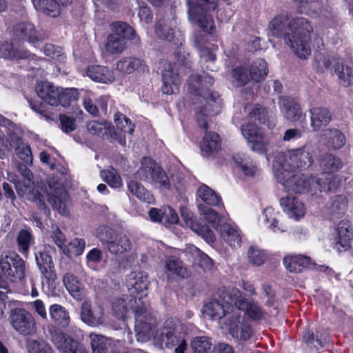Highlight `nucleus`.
Masks as SVG:
<instances>
[{"instance_id":"obj_32","label":"nucleus","mask_w":353,"mask_h":353,"mask_svg":"<svg viewBox=\"0 0 353 353\" xmlns=\"http://www.w3.org/2000/svg\"><path fill=\"white\" fill-rule=\"evenodd\" d=\"M311 126L314 131H318L326 126L331 121L332 114L330 110L323 107H315L310 110Z\"/></svg>"},{"instance_id":"obj_57","label":"nucleus","mask_w":353,"mask_h":353,"mask_svg":"<svg viewBox=\"0 0 353 353\" xmlns=\"http://www.w3.org/2000/svg\"><path fill=\"white\" fill-rule=\"evenodd\" d=\"M110 343L107 338L94 334L91 339V347L92 353H108Z\"/></svg>"},{"instance_id":"obj_43","label":"nucleus","mask_w":353,"mask_h":353,"mask_svg":"<svg viewBox=\"0 0 353 353\" xmlns=\"http://www.w3.org/2000/svg\"><path fill=\"white\" fill-rule=\"evenodd\" d=\"M112 33L116 34L121 39L132 40L135 38L136 32L128 23L124 21H114L110 24Z\"/></svg>"},{"instance_id":"obj_15","label":"nucleus","mask_w":353,"mask_h":353,"mask_svg":"<svg viewBox=\"0 0 353 353\" xmlns=\"http://www.w3.org/2000/svg\"><path fill=\"white\" fill-rule=\"evenodd\" d=\"M241 131L243 137L251 143V149L259 154L267 152V143L263 140V134L261 128L255 123L243 124Z\"/></svg>"},{"instance_id":"obj_64","label":"nucleus","mask_w":353,"mask_h":353,"mask_svg":"<svg viewBox=\"0 0 353 353\" xmlns=\"http://www.w3.org/2000/svg\"><path fill=\"white\" fill-rule=\"evenodd\" d=\"M199 208L200 210H203V214H205L207 221L211 224L213 228H217L221 222V217L218 212L211 208L205 207L202 205H200Z\"/></svg>"},{"instance_id":"obj_22","label":"nucleus","mask_w":353,"mask_h":353,"mask_svg":"<svg viewBox=\"0 0 353 353\" xmlns=\"http://www.w3.org/2000/svg\"><path fill=\"white\" fill-rule=\"evenodd\" d=\"M288 271L292 273H301L312 266L311 258L303 254H288L283 259Z\"/></svg>"},{"instance_id":"obj_54","label":"nucleus","mask_w":353,"mask_h":353,"mask_svg":"<svg viewBox=\"0 0 353 353\" xmlns=\"http://www.w3.org/2000/svg\"><path fill=\"white\" fill-rule=\"evenodd\" d=\"M335 71H338V77L340 83L344 87H349L353 83V69L338 64L335 67Z\"/></svg>"},{"instance_id":"obj_1","label":"nucleus","mask_w":353,"mask_h":353,"mask_svg":"<svg viewBox=\"0 0 353 353\" xmlns=\"http://www.w3.org/2000/svg\"><path fill=\"white\" fill-rule=\"evenodd\" d=\"M269 30L274 37L283 38L298 57L307 59L310 55V34L313 28L307 19L303 17L290 19L288 13L278 14L271 20Z\"/></svg>"},{"instance_id":"obj_53","label":"nucleus","mask_w":353,"mask_h":353,"mask_svg":"<svg viewBox=\"0 0 353 353\" xmlns=\"http://www.w3.org/2000/svg\"><path fill=\"white\" fill-rule=\"evenodd\" d=\"M232 77L239 86H243L252 80L249 69L244 66H237L232 70Z\"/></svg>"},{"instance_id":"obj_37","label":"nucleus","mask_w":353,"mask_h":353,"mask_svg":"<svg viewBox=\"0 0 353 353\" xmlns=\"http://www.w3.org/2000/svg\"><path fill=\"white\" fill-rule=\"evenodd\" d=\"M165 336V345L168 348L175 347V353H185L187 348L185 339L180 334H176L174 330H169L163 333Z\"/></svg>"},{"instance_id":"obj_19","label":"nucleus","mask_w":353,"mask_h":353,"mask_svg":"<svg viewBox=\"0 0 353 353\" xmlns=\"http://www.w3.org/2000/svg\"><path fill=\"white\" fill-rule=\"evenodd\" d=\"M35 258L39 270L48 285L54 283L57 277L52 256L48 252L41 250L35 254Z\"/></svg>"},{"instance_id":"obj_49","label":"nucleus","mask_w":353,"mask_h":353,"mask_svg":"<svg viewBox=\"0 0 353 353\" xmlns=\"http://www.w3.org/2000/svg\"><path fill=\"white\" fill-rule=\"evenodd\" d=\"M79 98V92L77 88H59L58 105L69 106L72 102L77 101Z\"/></svg>"},{"instance_id":"obj_59","label":"nucleus","mask_w":353,"mask_h":353,"mask_svg":"<svg viewBox=\"0 0 353 353\" xmlns=\"http://www.w3.org/2000/svg\"><path fill=\"white\" fill-rule=\"evenodd\" d=\"M149 284L150 281H148V276L143 275L142 272H139L135 275L134 283L132 285L135 292L142 297L143 296H146L145 292L148 290Z\"/></svg>"},{"instance_id":"obj_25","label":"nucleus","mask_w":353,"mask_h":353,"mask_svg":"<svg viewBox=\"0 0 353 353\" xmlns=\"http://www.w3.org/2000/svg\"><path fill=\"white\" fill-rule=\"evenodd\" d=\"M341 185V179L335 174H321V177H314V194L319 192L335 191Z\"/></svg>"},{"instance_id":"obj_29","label":"nucleus","mask_w":353,"mask_h":353,"mask_svg":"<svg viewBox=\"0 0 353 353\" xmlns=\"http://www.w3.org/2000/svg\"><path fill=\"white\" fill-rule=\"evenodd\" d=\"M165 268L167 274V279L169 282H172L173 275L181 279H185L188 276V272L187 268L184 266L183 262L174 256H170L166 259Z\"/></svg>"},{"instance_id":"obj_18","label":"nucleus","mask_w":353,"mask_h":353,"mask_svg":"<svg viewBox=\"0 0 353 353\" xmlns=\"http://www.w3.org/2000/svg\"><path fill=\"white\" fill-rule=\"evenodd\" d=\"M353 232L348 221L339 222L334 238V249L338 252H345L351 248Z\"/></svg>"},{"instance_id":"obj_44","label":"nucleus","mask_w":353,"mask_h":353,"mask_svg":"<svg viewBox=\"0 0 353 353\" xmlns=\"http://www.w3.org/2000/svg\"><path fill=\"white\" fill-rule=\"evenodd\" d=\"M324 135L327 137V147L330 149L339 150L345 144V137L341 130L334 128L325 131Z\"/></svg>"},{"instance_id":"obj_47","label":"nucleus","mask_w":353,"mask_h":353,"mask_svg":"<svg viewBox=\"0 0 353 353\" xmlns=\"http://www.w3.org/2000/svg\"><path fill=\"white\" fill-rule=\"evenodd\" d=\"M50 314L52 320L59 326L65 327L69 325V314L64 307L54 304L50 308Z\"/></svg>"},{"instance_id":"obj_3","label":"nucleus","mask_w":353,"mask_h":353,"mask_svg":"<svg viewBox=\"0 0 353 353\" xmlns=\"http://www.w3.org/2000/svg\"><path fill=\"white\" fill-rule=\"evenodd\" d=\"M195 81L198 83L201 82V77L199 74H191L188 77V89L192 94L203 97L206 103L199 108L200 114L204 117H214L221 112L222 99L218 92L211 89L203 90L194 85L192 82Z\"/></svg>"},{"instance_id":"obj_9","label":"nucleus","mask_w":353,"mask_h":353,"mask_svg":"<svg viewBox=\"0 0 353 353\" xmlns=\"http://www.w3.org/2000/svg\"><path fill=\"white\" fill-rule=\"evenodd\" d=\"M221 291L223 292L225 291L228 294L232 291V288H227L225 286L219 288L217 291L219 299H213L203 306L204 312L212 319H221L226 314L232 312L235 308L234 302L227 301V299H223V296L221 295Z\"/></svg>"},{"instance_id":"obj_8","label":"nucleus","mask_w":353,"mask_h":353,"mask_svg":"<svg viewBox=\"0 0 353 353\" xmlns=\"http://www.w3.org/2000/svg\"><path fill=\"white\" fill-rule=\"evenodd\" d=\"M13 329L19 334L31 335L35 331L36 322L33 316L23 308L15 307L11 310L8 317Z\"/></svg>"},{"instance_id":"obj_27","label":"nucleus","mask_w":353,"mask_h":353,"mask_svg":"<svg viewBox=\"0 0 353 353\" xmlns=\"http://www.w3.org/2000/svg\"><path fill=\"white\" fill-rule=\"evenodd\" d=\"M150 165L146 166L144 169L150 174L152 182L161 189L170 190V179L163 168L155 163L152 159H150Z\"/></svg>"},{"instance_id":"obj_35","label":"nucleus","mask_w":353,"mask_h":353,"mask_svg":"<svg viewBox=\"0 0 353 353\" xmlns=\"http://www.w3.org/2000/svg\"><path fill=\"white\" fill-rule=\"evenodd\" d=\"M63 281L69 293L77 300H81L84 296L83 284L77 277L72 273H66Z\"/></svg>"},{"instance_id":"obj_42","label":"nucleus","mask_w":353,"mask_h":353,"mask_svg":"<svg viewBox=\"0 0 353 353\" xmlns=\"http://www.w3.org/2000/svg\"><path fill=\"white\" fill-rule=\"evenodd\" d=\"M320 165L323 170L321 174H334L342 168L343 162L340 158L326 153L321 157Z\"/></svg>"},{"instance_id":"obj_61","label":"nucleus","mask_w":353,"mask_h":353,"mask_svg":"<svg viewBox=\"0 0 353 353\" xmlns=\"http://www.w3.org/2000/svg\"><path fill=\"white\" fill-rule=\"evenodd\" d=\"M348 206V201L345 195L338 194L332 198L331 210L334 214H343Z\"/></svg>"},{"instance_id":"obj_45","label":"nucleus","mask_w":353,"mask_h":353,"mask_svg":"<svg viewBox=\"0 0 353 353\" xmlns=\"http://www.w3.org/2000/svg\"><path fill=\"white\" fill-rule=\"evenodd\" d=\"M249 70L252 80L255 82H261L268 74V63L265 59L259 58L252 63Z\"/></svg>"},{"instance_id":"obj_56","label":"nucleus","mask_w":353,"mask_h":353,"mask_svg":"<svg viewBox=\"0 0 353 353\" xmlns=\"http://www.w3.org/2000/svg\"><path fill=\"white\" fill-rule=\"evenodd\" d=\"M85 248V241L83 239L74 238L70 241L68 246V252L65 251L63 253L68 257L78 256L83 254Z\"/></svg>"},{"instance_id":"obj_4","label":"nucleus","mask_w":353,"mask_h":353,"mask_svg":"<svg viewBox=\"0 0 353 353\" xmlns=\"http://www.w3.org/2000/svg\"><path fill=\"white\" fill-rule=\"evenodd\" d=\"M24 188L26 199L36 203L38 209L43 211L46 217L50 218V210L45 202L46 196H48L49 203L54 209L57 210L59 213H62L66 210L65 204L63 201L62 189H61L60 195H57L48 194L46 190L43 189L41 187L35 186L33 183L32 185H26Z\"/></svg>"},{"instance_id":"obj_24","label":"nucleus","mask_w":353,"mask_h":353,"mask_svg":"<svg viewBox=\"0 0 353 353\" xmlns=\"http://www.w3.org/2000/svg\"><path fill=\"white\" fill-rule=\"evenodd\" d=\"M228 330L232 337L248 341L252 336V328L249 324L240 325V315L232 314L228 319Z\"/></svg>"},{"instance_id":"obj_60","label":"nucleus","mask_w":353,"mask_h":353,"mask_svg":"<svg viewBox=\"0 0 353 353\" xmlns=\"http://www.w3.org/2000/svg\"><path fill=\"white\" fill-rule=\"evenodd\" d=\"M248 117L251 119L258 121L261 124H266L268 122V111L266 108L256 104L250 112Z\"/></svg>"},{"instance_id":"obj_2","label":"nucleus","mask_w":353,"mask_h":353,"mask_svg":"<svg viewBox=\"0 0 353 353\" xmlns=\"http://www.w3.org/2000/svg\"><path fill=\"white\" fill-rule=\"evenodd\" d=\"M276 178L288 192L314 194V177L299 171L276 170Z\"/></svg>"},{"instance_id":"obj_30","label":"nucleus","mask_w":353,"mask_h":353,"mask_svg":"<svg viewBox=\"0 0 353 353\" xmlns=\"http://www.w3.org/2000/svg\"><path fill=\"white\" fill-rule=\"evenodd\" d=\"M35 90L39 97L44 102L53 106H58L59 88L48 82L41 81L37 83Z\"/></svg>"},{"instance_id":"obj_28","label":"nucleus","mask_w":353,"mask_h":353,"mask_svg":"<svg viewBox=\"0 0 353 353\" xmlns=\"http://www.w3.org/2000/svg\"><path fill=\"white\" fill-rule=\"evenodd\" d=\"M86 75L92 81L103 83H109L114 81V72L108 67L99 65H91L86 68Z\"/></svg>"},{"instance_id":"obj_40","label":"nucleus","mask_w":353,"mask_h":353,"mask_svg":"<svg viewBox=\"0 0 353 353\" xmlns=\"http://www.w3.org/2000/svg\"><path fill=\"white\" fill-rule=\"evenodd\" d=\"M131 247L132 243L130 239L125 234L118 232L108 248L112 253L121 254L129 251Z\"/></svg>"},{"instance_id":"obj_5","label":"nucleus","mask_w":353,"mask_h":353,"mask_svg":"<svg viewBox=\"0 0 353 353\" xmlns=\"http://www.w3.org/2000/svg\"><path fill=\"white\" fill-rule=\"evenodd\" d=\"M0 268L2 274L11 283L21 282L25 279V261L15 252L1 256Z\"/></svg>"},{"instance_id":"obj_36","label":"nucleus","mask_w":353,"mask_h":353,"mask_svg":"<svg viewBox=\"0 0 353 353\" xmlns=\"http://www.w3.org/2000/svg\"><path fill=\"white\" fill-rule=\"evenodd\" d=\"M188 12L203 32L212 34L215 30L213 18L209 13L196 12L195 9L188 10Z\"/></svg>"},{"instance_id":"obj_10","label":"nucleus","mask_w":353,"mask_h":353,"mask_svg":"<svg viewBox=\"0 0 353 353\" xmlns=\"http://www.w3.org/2000/svg\"><path fill=\"white\" fill-rule=\"evenodd\" d=\"M313 159L311 154L304 148H300L288 152V157L284 163L278 170L304 171L312 166Z\"/></svg>"},{"instance_id":"obj_31","label":"nucleus","mask_w":353,"mask_h":353,"mask_svg":"<svg viewBox=\"0 0 353 353\" xmlns=\"http://www.w3.org/2000/svg\"><path fill=\"white\" fill-rule=\"evenodd\" d=\"M103 311L100 307L92 308L91 305L85 303L81 309V320L90 326H98L103 323Z\"/></svg>"},{"instance_id":"obj_62","label":"nucleus","mask_w":353,"mask_h":353,"mask_svg":"<svg viewBox=\"0 0 353 353\" xmlns=\"http://www.w3.org/2000/svg\"><path fill=\"white\" fill-rule=\"evenodd\" d=\"M178 47L174 51V57L176 59L179 67L184 68V72L191 70L192 62L190 60V55L189 53L181 52V46H177Z\"/></svg>"},{"instance_id":"obj_6","label":"nucleus","mask_w":353,"mask_h":353,"mask_svg":"<svg viewBox=\"0 0 353 353\" xmlns=\"http://www.w3.org/2000/svg\"><path fill=\"white\" fill-rule=\"evenodd\" d=\"M48 332L52 343L59 353H89L83 345L59 328L49 327Z\"/></svg>"},{"instance_id":"obj_16","label":"nucleus","mask_w":353,"mask_h":353,"mask_svg":"<svg viewBox=\"0 0 353 353\" xmlns=\"http://www.w3.org/2000/svg\"><path fill=\"white\" fill-rule=\"evenodd\" d=\"M133 312L137 323L136 327L139 329L137 333V340L144 341L145 340V332H148L153 325V317L143 302L141 305H136Z\"/></svg>"},{"instance_id":"obj_55","label":"nucleus","mask_w":353,"mask_h":353,"mask_svg":"<svg viewBox=\"0 0 353 353\" xmlns=\"http://www.w3.org/2000/svg\"><path fill=\"white\" fill-rule=\"evenodd\" d=\"M219 0H196L195 3L189 1L188 10L195 9L196 12H208L216 9Z\"/></svg>"},{"instance_id":"obj_7","label":"nucleus","mask_w":353,"mask_h":353,"mask_svg":"<svg viewBox=\"0 0 353 353\" xmlns=\"http://www.w3.org/2000/svg\"><path fill=\"white\" fill-rule=\"evenodd\" d=\"M223 299H226L227 301H230L234 302L235 308L239 310L244 311L245 314L252 321H259L264 316L263 310L256 303L248 302V300L242 296L241 292L236 288H232V291L227 294L225 291L220 292Z\"/></svg>"},{"instance_id":"obj_41","label":"nucleus","mask_w":353,"mask_h":353,"mask_svg":"<svg viewBox=\"0 0 353 353\" xmlns=\"http://www.w3.org/2000/svg\"><path fill=\"white\" fill-rule=\"evenodd\" d=\"M196 195L208 205L219 206V205H223L221 196L205 184L199 188Z\"/></svg>"},{"instance_id":"obj_26","label":"nucleus","mask_w":353,"mask_h":353,"mask_svg":"<svg viewBox=\"0 0 353 353\" xmlns=\"http://www.w3.org/2000/svg\"><path fill=\"white\" fill-rule=\"evenodd\" d=\"M283 210L291 218L299 220L305 214V209L303 203L295 196H287L280 200Z\"/></svg>"},{"instance_id":"obj_21","label":"nucleus","mask_w":353,"mask_h":353,"mask_svg":"<svg viewBox=\"0 0 353 353\" xmlns=\"http://www.w3.org/2000/svg\"><path fill=\"white\" fill-rule=\"evenodd\" d=\"M279 105L281 112L288 121L296 122L301 119V108L294 98L288 96H280Z\"/></svg>"},{"instance_id":"obj_12","label":"nucleus","mask_w":353,"mask_h":353,"mask_svg":"<svg viewBox=\"0 0 353 353\" xmlns=\"http://www.w3.org/2000/svg\"><path fill=\"white\" fill-rule=\"evenodd\" d=\"M180 213L185 223L193 232L201 236L208 243L215 241V236L213 231L208 225L199 220L196 216L188 207H181Z\"/></svg>"},{"instance_id":"obj_11","label":"nucleus","mask_w":353,"mask_h":353,"mask_svg":"<svg viewBox=\"0 0 353 353\" xmlns=\"http://www.w3.org/2000/svg\"><path fill=\"white\" fill-rule=\"evenodd\" d=\"M176 21L165 17L159 19L155 23L154 32L159 39L172 43L175 46H182L185 41L182 34H176Z\"/></svg>"},{"instance_id":"obj_13","label":"nucleus","mask_w":353,"mask_h":353,"mask_svg":"<svg viewBox=\"0 0 353 353\" xmlns=\"http://www.w3.org/2000/svg\"><path fill=\"white\" fill-rule=\"evenodd\" d=\"M162 92L165 94H173L179 91L181 77L176 63L169 62L162 71Z\"/></svg>"},{"instance_id":"obj_50","label":"nucleus","mask_w":353,"mask_h":353,"mask_svg":"<svg viewBox=\"0 0 353 353\" xmlns=\"http://www.w3.org/2000/svg\"><path fill=\"white\" fill-rule=\"evenodd\" d=\"M34 240L32 232L29 230H21L17 236V243L19 252L26 255L28 253L30 243Z\"/></svg>"},{"instance_id":"obj_34","label":"nucleus","mask_w":353,"mask_h":353,"mask_svg":"<svg viewBox=\"0 0 353 353\" xmlns=\"http://www.w3.org/2000/svg\"><path fill=\"white\" fill-rule=\"evenodd\" d=\"M34 6L45 14L56 17L60 13V6H66L71 0H32Z\"/></svg>"},{"instance_id":"obj_51","label":"nucleus","mask_w":353,"mask_h":353,"mask_svg":"<svg viewBox=\"0 0 353 353\" xmlns=\"http://www.w3.org/2000/svg\"><path fill=\"white\" fill-rule=\"evenodd\" d=\"M125 48V42L117 37L116 34L111 33L107 37L105 49L111 54L122 52Z\"/></svg>"},{"instance_id":"obj_39","label":"nucleus","mask_w":353,"mask_h":353,"mask_svg":"<svg viewBox=\"0 0 353 353\" xmlns=\"http://www.w3.org/2000/svg\"><path fill=\"white\" fill-rule=\"evenodd\" d=\"M128 190L141 201L148 203H153L154 202L152 194L137 181H129L128 182Z\"/></svg>"},{"instance_id":"obj_63","label":"nucleus","mask_w":353,"mask_h":353,"mask_svg":"<svg viewBox=\"0 0 353 353\" xmlns=\"http://www.w3.org/2000/svg\"><path fill=\"white\" fill-rule=\"evenodd\" d=\"M117 233L118 232H117L113 228L107 225H102L98 228L97 236V238L103 243H105L108 248L110 242L112 241Z\"/></svg>"},{"instance_id":"obj_14","label":"nucleus","mask_w":353,"mask_h":353,"mask_svg":"<svg viewBox=\"0 0 353 353\" xmlns=\"http://www.w3.org/2000/svg\"><path fill=\"white\" fill-rule=\"evenodd\" d=\"M0 58L17 61L28 60L37 62L43 60L28 49L15 47L12 43L8 41L0 43Z\"/></svg>"},{"instance_id":"obj_58","label":"nucleus","mask_w":353,"mask_h":353,"mask_svg":"<svg viewBox=\"0 0 353 353\" xmlns=\"http://www.w3.org/2000/svg\"><path fill=\"white\" fill-rule=\"evenodd\" d=\"M192 347L194 353H209L212 347L211 339L197 336L192 341Z\"/></svg>"},{"instance_id":"obj_46","label":"nucleus","mask_w":353,"mask_h":353,"mask_svg":"<svg viewBox=\"0 0 353 353\" xmlns=\"http://www.w3.org/2000/svg\"><path fill=\"white\" fill-rule=\"evenodd\" d=\"M223 239L232 248L240 247L242 239L238 231L230 224H225L221 230Z\"/></svg>"},{"instance_id":"obj_23","label":"nucleus","mask_w":353,"mask_h":353,"mask_svg":"<svg viewBox=\"0 0 353 353\" xmlns=\"http://www.w3.org/2000/svg\"><path fill=\"white\" fill-rule=\"evenodd\" d=\"M14 35L22 41L35 43L40 40V33L32 23L21 22L13 28Z\"/></svg>"},{"instance_id":"obj_38","label":"nucleus","mask_w":353,"mask_h":353,"mask_svg":"<svg viewBox=\"0 0 353 353\" xmlns=\"http://www.w3.org/2000/svg\"><path fill=\"white\" fill-rule=\"evenodd\" d=\"M233 160L236 167L243 172L244 175L250 177L255 175L257 168L250 157L238 154L233 156Z\"/></svg>"},{"instance_id":"obj_33","label":"nucleus","mask_w":353,"mask_h":353,"mask_svg":"<svg viewBox=\"0 0 353 353\" xmlns=\"http://www.w3.org/2000/svg\"><path fill=\"white\" fill-rule=\"evenodd\" d=\"M201 150L203 156L210 157L218 152L221 143L219 135L213 132H207L201 142Z\"/></svg>"},{"instance_id":"obj_17","label":"nucleus","mask_w":353,"mask_h":353,"mask_svg":"<svg viewBox=\"0 0 353 353\" xmlns=\"http://www.w3.org/2000/svg\"><path fill=\"white\" fill-rule=\"evenodd\" d=\"M353 232L348 221L339 222L334 238V249L338 252H345L351 248Z\"/></svg>"},{"instance_id":"obj_48","label":"nucleus","mask_w":353,"mask_h":353,"mask_svg":"<svg viewBox=\"0 0 353 353\" xmlns=\"http://www.w3.org/2000/svg\"><path fill=\"white\" fill-rule=\"evenodd\" d=\"M248 258L252 265L261 266L269 259V254L266 250L251 245L248 251Z\"/></svg>"},{"instance_id":"obj_20","label":"nucleus","mask_w":353,"mask_h":353,"mask_svg":"<svg viewBox=\"0 0 353 353\" xmlns=\"http://www.w3.org/2000/svg\"><path fill=\"white\" fill-rule=\"evenodd\" d=\"M115 70L122 74H130L135 71L148 72L149 68L144 60L134 57H125L117 62Z\"/></svg>"},{"instance_id":"obj_52","label":"nucleus","mask_w":353,"mask_h":353,"mask_svg":"<svg viewBox=\"0 0 353 353\" xmlns=\"http://www.w3.org/2000/svg\"><path fill=\"white\" fill-rule=\"evenodd\" d=\"M114 123L118 130L123 133L132 134L134 132L135 125L131 120L125 114L118 112L114 115Z\"/></svg>"}]
</instances>
